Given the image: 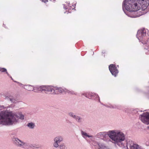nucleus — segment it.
<instances>
[{
    "mask_svg": "<svg viewBox=\"0 0 149 149\" xmlns=\"http://www.w3.org/2000/svg\"><path fill=\"white\" fill-rule=\"evenodd\" d=\"M58 148L60 149H67V147L64 143H62L60 144L59 146H58Z\"/></svg>",
    "mask_w": 149,
    "mask_h": 149,
    "instance_id": "f3484780",
    "label": "nucleus"
},
{
    "mask_svg": "<svg viewBox=\"0 0 149 149\" xmlns=\"http://www.w3.org/2000/svg\"><path fill=\"white\" fill-rule=\"evenodd\" d=\"M64 8H65V9H67L68 8L66 7V6H64Z\"/></svg>",
    "mask_w": 149,
    "mask_h": 149,
    "instance_id": "393cba45",
    "label": "nucleus"
},
{
    "mask_svg": "<svg viewBox=\"0 0 149 149\" xmlns=\"http://www.w3.org/2000/svg\"><path fill=\"white\" fill-rule=\"evenodd\" d=\"M147 31V29L144 28L139 30L137 32V37L139 41L144 45L145 49L149 51V39L146 41L147 39L146 35Z\"/></svg>",
    "mask_w": 149,
    "mask_h": 149,
    "instance_id": "20e7f679",
    "label": "nucleus"
},
{
    "mask_svg": "<svg viewBox=\"0 0 149 149\" xmlns=\"http://www.w3.org/2000/svg\"><path fill=\"white\" fill-rule=\"evenodd\" d=\"M19 119H24V116L21 112L14 113L9 110L0 111V125L7 126L15 125L18 122Z\"/></svg>",
    "mask_w": 149,
    "mask_h": 149,
    "instance_id": "f03ea898",
    "label": "nucleus"
},
{
    "mask_svg": "<svg viewBox=\"0 0 149 149\" xmlns=\"http://www.w3.org/2000/svg\"><path fill=\"white\" fill-rule=\"evenodd\" d=\"M4 97L5 99L8 100H10L12 102H14L15 100L13 96L9 93H7L4 94Z\"/></svg>",
    "mask_w": 149,
    "mask_h": 149,
    "instance_id": "f8f14e48",
    "label": "nucleus"
},
{
    "mask_svg": "<svg viewBox=\"0 0 149 149\" xmlns=\"http://www.w3.org/2000/svg\"><path fill=\"white\" fill-rule=\"evenodd\" d=\"M68 115L70 116L73 118V117L74 116L75 114L73 113L70 112L69 113Z\"/></svg>",
    "mask_w": 149,
    "mask_h": 149,
    "instance_id": "412c9836",
    "label": "nucleus"
},
{
    "mask_svg": "<svg viewBox=\"0 0 149 149\" xmlns=\"http://www.w3.org/2000/svg\"><path fill=\"white\" fill-rule=\"evenodd\" d=\"M54 94H58L62 93L63 92H67L68 93L73 94V92L70 91L66 88L63 89L61 87H54Z\"/></svg>",
    "mask_w": 149,
    "mask_h": 149,
    "instance_id": "0eeeda50",
    "label": "nucleus"
},
{
    "mask_svg": "<svg viewBox=\"0 0 149 149\" xmlns=\"http://www.w3.org/2000/svg\"><path fill=\"white\" fill-rule=\"evenodd\" d=\"M27 126L29 129H33L34 128L35 125L34 123L31 122L28 123L27 125Z\"/></svg>",
    "mask_w": 149,
    "mask_h": 149,
    "instance_id": "2eb2a0df",
    "label": "nucleus"
},
{
    "mask_svg": "<svg viewBox=\"0 0 149 149\" xmlns=\"http://www.w3.org/2000/svg\"><path fill=\"white\" fill-rule=\"evenodd\" d=\"M78 116L76 115L75 114L74 116L73 117V118H74L76 120Z\"/></svg>",
    "mask_w": 149,
    "mask_h": 149,
    "instance_id": "5701e85b",
    "label": "nucleus"
},
{
    "mask_svg": "<svg viewBox=\"0 0 149 149\" xmlns=\"http://www.w3.org/2000/svg\"><path fill=\"white\" fill-rule=\"evenodd\" d=\"M0 72H6V74L8 75H9V74L7 71L6 69L4 68H0Z\"/></svg>",
    "mask_w": 149,
    "mask_h": 149,
    "instance_id": "a211bd4d",
    "label": "nucleus"
},
{
    "mask_svg": "<svg viewBox=\"0 0 149 149\" xmlns=\"http://www.w3.org/2000/svg\"><path fill=\"white\" fill-rule=\"evenodd\" d=\"M81 134L82 136V137L85 138L86 139V137H88V138L90 137H93V136L92 135H89L86 132L83 131H81Z\"/></svg>",
    "mask_w": 149,
    "mask_h": 149,
    "instance_id": "4468645a",
    "label": "nucleus"
},
{
    "mask_svg": "<svg viewBox=\"0 0 149 149\" xmlns=\"http://www.w3.org/2000/svg\"><path fill=\"white\" fill-rule=\"evenodd\" d=\"M24 88L28 91H34V87L30 85L26 86L25 88Z\"/></svg>",
    "mask_w": 149,
    "mask_h": 149,
    "instance_id": "dca6fc26",
    "label": "nucleus"
},
{
    "mask_svg": "<svg viewBox=\"0 0 149 149\" xmlns=\"http://www.w3.org/2000/svg\"><path fill=\"white\" fill-rule=\"evenodd\" d=\"M54 87L51 86H45L44 91L49 94H54Z\"/></svg>",
    "mask_w": 149,
    "mask_h": 149,
    "instance_id": "9d476101",
    "label": "nucleus"
},
{
    "mask_svg": "<svg viewBox=\"0 0 149 149\" xmlns=\"http://www.w3.org/2000/svg\"><path fill=\"white\" fill-rule=\"evenodd\" d=\"M97 136L99 138L107 141H108L107 138L109 136L111 140V141L115 146L120 147L125 146V135L122 132L119 130H110L107 133L100 132L97 134Z\"/></svg>",
    "mask_w": 149,
    "mask_h": 149,
    "instance_id": "7ed1b4c3",
    "label": "nucleus"
},
{
    "mask_svg": "<svg viewBox=\"0 0 149 149\" xmlns=\"http://www.w3.org/2000/svg\"><path fill=\"white\" fill-rule=\"evenodd\" d=\"M13 142L15 145L17 147L24 148L26 143L24 141L20 140L17 138L13 139Z\"/></svg>",
    "mask_w": 149,
    "mask_h": 149,
    "instance_id": "6e6552de",
    "label": "nucleus"
},
{
    "mask_svg": "<svg viewBox=\"0 0 149 149\" xmlns=\"http://www.w3.org/2000/svg\"><path fill=\"white\" fill-rule=\"evenodd\" d=\"M92 144L94 146H96L97 144L99 146V149H109L104 144L101 142L97 143L95 141H93Z\"/></svg>",
    "mask_w": 149,
    "mask_h": 149,
    "instance_id": "9b49d317",
    "label": "nucleus"
},
{
    "mask_svg": "<svg viewBox=\"0 0 149 149\" xmlns=\"http://www.w3.org/2000/svg\"><path fill=\"white\" fill-rule=\"evenodd\" d=\"M53 147L56 148H58V146L60 145V143L63 141V138L61 136H58L55 137L53 139Z\"/></svg>",
    "mask_w": 149,
    "mask_h": 149,
    "instance_id": "423d86ee",
    "label": "nucleus"
},
{
    "mask_svg": "<svg viewBox=\"0 0 149 149\" xmlns=\"http://www.w3.org/2000/svg\"><path fill=\"white\" fill-rule=\"evenodd\" d=\"M92 96H94L96 98L97 97H99L98 95L97 94L95 93H92Z\"/></svg>",
    "mask_w": 149,
    "mask_h": 149,
    "instance_id": "4be33fe9",
    "label": "nucleus"
},
{
    "mask_svg": "<svg viewBox=\"0 0 149 149\" xmlns=\"http://www.w3.org/2000/svg\"><path fill=\"white\" fill-rule=\"evenodd\" d=\"M7 107H4L3 105L0 106V109L1 110L4 109V110H7ZM4 111H5V110H4Z\"/></svg>",
    "mask_w": 149,
    "mask_h": 149,
    "instance_id": "aec40b11",
    "label": "nucleus"
},
{
    "mask_svg": "<svg viewBox=\"0 0 149 149\" xmlns=\"http://www.w3.org/2000/svg\"><path fill=\"white\" fill-rule=\"evenodd\" d=\"M82 118L81 117L78 116L77 118L76 121L79 123H81L82 122Z\"/></svg>",
    "mask_w": 149,
    "mask_h": 149,
    "instance_id": "6ab92c4d",
    "label": "nucleus"
},
{
    "mask_svg": "<svg viewBox=\"0 0 149 149\" xmlns=\"http://www.w3.org/2000/svg\"><path fill=\"white\" fill-rule=\"evenodd\" d=\"M109 70L112 74L116 77L118 73L116 68L113 64H111L109 66Z\"/></svg>",
    "mask_w": 149,
    "mask_h": 149,
    "instance_id": "1a4fd4ad",
    "label": "nucleus"
},
{
    "mask_svg": "<svg viewBox=\"0 0 149 149\" xmlns=\"http://www.w3.org/2000/svg\"><path fill=\"white\" fill-rule=\"evenodd\" d=\"M42 2H44L45 3L48 1L47 0H42Z\"/></svg>",
    "mask_w": 149,
    "mask_h": 149,
    "instance_id": "b1692460",
    "label": "nucleus"
},
{
    "mask_svg": "<svg viewBox=\"0 0 149 149\" xmlns=\"http://www.w3.org/2000/svg\"><path fill=\"white\" fill-rule=\"evenodd\" d=\"M44 86H35L34 87V91L36 92L39 91H44Z\"/></svg>",
    "mask_w": 149,
    "mask_h": 149,
    "instance_id": "ddd939ff",
    "label": "nucleus"
},
{
    "mask_svg": "<svg viewBox=\"0 0 149 149\" xmlns=\"http://www.w3.org/2000/svg\"><path fill=\"white\" fill-rule=\"evenodd\" d=\"M149 4V0H125L123 9L128 16L136 17L146 13L145 11Z\"/></svg>",
    "mask_w": 149,
    "mask_h": 149,
    "instance_id": "f257e3e1",
    "label": "nucleus"
},
{
    "mask_svg": "<svg viewBox=\"0 0 149 149\" xmlns=\"http://www.w3.org/2000/svg\"><path fill=\"white\" fill-rule=\"evenodd\" d=\"M139 118L143 123L146 125L149 124V112L143 113L139 116Z\"/></svg>",
    "mask_w": 149,
    "mask_h": 149,
    "instance_id": "39448f33",
    "label": "nucleus"
},
{
    "mask_svg": "<svg viewBox=\"0 0 149 149\" xmlns=\"http://www.w3.org/2000/svg\"><path fill=\"white\" fill-rule=\"evenodd\" d=\"M85 96L86 97H87V95H86Z\"/></svg>",
    "mask_w": 149,
    "mask_h": 149,
    "instance_id": "a878e982",
    "label": "nucleus"
}]
</instances>
